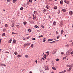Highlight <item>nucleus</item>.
<instances>
[{"label":"nucleus","instance_id":"nucleus-41","mask_svg":"<svg viewBox=\"0 0 73 73\" xmlns=\"http://www.w3.org/2000/svg\"><path fill=\"white\" fill-rule=\"evenodd\" d=\"M43 11L44 12H46V10L45 9H44L43 10Z\"/></svg>","mask_w":73,"mask_h":73},{"label":"nucleus","instance_id":"nucleus-7","mask_svg":"<svg viewBox=\"0 0 73 73\" xmlns=\"http://www.w3.org/2000/svg\"><path fill=\"white\" fill-rule=\"evenodd\" d=\"M69 14L70 15H73V11H70L69 12Z\"/></svg>","mask_w":73,"mask_h":73},{"label":"nucleus","instance_id":"nucleus-13","mask_svg":"<svg viewBox=\"0 0 73 73\" xmlns=\"http://www.w3.org/2000/svg\"><path fill=\"white\" fill-rule=\"evenodd\" d=\"M53 39H48V41L49 42V41H53Z\"/></svg>","mask_w":73,"mask_h":73},{"label":"nucleus","instance_id":"nucleus-49","mask_svg":"<svg viewBox=\"0 0 73 73\" xmlns=\"http://www.w3.org/2000/svg\"><path fill=\"white\" fill-rule=\"evenodd\" d=\"M64 54V52H62L61 53V54Z\"/></svg>","mask_w":73,"mask_h":73},{"label":"nucleus","instance_id":"nucleus-17","mask_svg":"<svg viewBox=\"0 0 73 73\" xmlns=\"http://www.w3.org/2000/svg\"><path fill=\"white\" fill-rule=\"evenodd\" d=\"M64 31H63V30H62L61 31V34H62V33H64Z\"/></svg>","mask_w":73,"mask_h":73},{"label":"nucleus","instance_id":"nucleus-26","mask_svg":"<svg viewBox=\"0 0 73 73\" xmlns=\"http://www.w3.org/2000/svg\"><path fill=\"white\" fill-rule=\"evenodd\" d=\"M24 25H26L27 24V22L25 21L23 23Z\"/></svg>","mask_w":73,"mask_h":73},{"label":"nucleus","instance_id":"nucleus-31","mask_svg":"<svg viewBox=\"0 0 73 73\" xmlns=\"http://www.w3.org/2000/svg\"><path fill=\"white\" fill-rule=\"evenodd\" d=\"M16 27H17V28H19V27H20V26H19L18 25H16Z\"/></svg>","mask_w":73,"mask_h":73},{"label":"nucleus","instance_id":"nucleus-1","mask_svg":"<svg viewBox=\"0 0 73 73\" xmlns=\"http://www.w3.org/2000/svg\"><path fill=\"white\" fill-rule=\"evenodd\" d=\"M70 52L71 51L70 50L68 51L66 53V55H67V56H69L70 54Z\"/></svg>","mask_w":73,"mask_h":73},{"label":"nucleus","instance_id":"nucleus-25","mask_svg":"<svg viewBox=\"0 0 73 73\" xmlns=\"http://www.w3.org/2000/svg\"><path fill=\"white\" fill-rule=\"evenodd\" d=\"M3 36H5V33H3L2 34Z\"/></svg>","mask_w":73,"mask_h":73},{"label":"nucleus","instance_id":"nucleus-62","mask_svg":"<svg viewBox=\"0 0 73 73\" xmlns=\"http://www.w3.org/2000/svg\"><path fill=\"white\" fill-rule=\"evenodd\" d=\"M72 41H73V40H71L70 41V42H72Z\"/></svg>","mask_w":73,"mask_h":73},{"label":"nucleus","instance_id":"nucleus-27","mask_svg":"<svg viewBox=\"0 0 73 73\" xmlns=\"http://www.w3.org/2000/svg\"><path fill=\"white\" fill-rule=\"evenodd\" d=\"M60 36L59 35L57 37H56V38H57V39H58L59 38H60Z\"/></svg>","mask_w":73,"mask_h":73},{"label":"nucleus","instance_id":"nucleus-10","mask_svg":"<svg viewBox=\"0 0 73 73\" xmlns=\"http://www.w3.org/2000/svg\"><path fill=\"white\" fill-rule=\"evenodd\" d=\"M12 39L11 38L9 41L8 42L9 43H11L12 42Z\"/></svg>","mask_w":73,"mask_h":73},{"label":"nucleus","instance_id":"nucleus-22","mask_svg":"<svg viewBox=\"0 0 73 73\" xmlns=\"http://www.w3.org/2000/svg\"><path fill=\"white\" fill-rule=\"evenodd\" d=\"M12 34L13 35H14V34H15V35H16V34H17V33H15L13 32L12 33Z\"/></svg>","mask_w":73,"mask_h":73},{"label":"nucleus","instance_id":"nucleus-4","mask_svg":"<svg viewBox=\"0 0 73 73\" xmlns=\"http://www.w3.org/2000/svg\"><path fill=\"white\" fill-rule=\"evenodd\" d=\"M30 44V43L25 44L23 45L25 47L26 46H28V45H29Z\"/></svg>","mask_w":73,"mask_h":73},{"label":"nucleus","instance_id":"nucleus-64","mask_svg":"<svg viewBox=\"0 0 73 73\" xmlns=\"http://www.w3.org/2000/svg\"><path fill=\"white\" fill-rule=\"evenodd\" d=\"M29 73H32V72H31V71H30V72H29Z\"/></svg>","mask_w":73,"mask_h":73},{"label":"nucleus","instance_id":"nucleus-47","mask_svg":"<svg viewBox=\"0 0 73 73\" xmlns=\"http://www.w3.org/2000/svg\"><path fill=\"white\" fill-rule=\"evenodd\" d=\"M29 1L30 2V3H32V0H29Z\"/></svg>","mask_w":73,"mask_h":73},{"label":"nucleus","instance_id":"nucleus-53","mask_svg":"<svg viewBox=\"0 0 73 73\" xmlns=\"http://www.w3.org/2000/svg\"><path fill=\"white\" fill-rule=\"evenodd\" d=\"M1 40H2V39H0V44H1Z\"/></svg>","mask_w":73,"mask_h":73},{"label":"nucleus","instance_id":"nucleus-24","mask_svg":"<svg viewBox=\"0 0 73 73\" xmlns=\"http://www.w3.org/2000/svg\"><path fill=\"white\" fill-rule=\"evenodd\" d=\"M28 31L29 33H30V32H31V29H29Z\"/></svg>","mask_w":73,"mask_h":73},{"label":"nucleus","instance_id":"nucleus-28","mask_svg":"<svg viewBox=\"0 0 73 73\" xmlns=\"http://www.w3.org/2000/svg\"><path fill=\"white\" fill-rule=\"evenodd\" d=\"M14 54L16 55H17V52H15L14 53Z\"/></svg>","mask_w":73,"mask_h":73},{"label":"nucleus","instance_id":"nucleus-29","mask_svg":"<svg viewBox=\"0 0 73 73\" xmlns=\"http://www.w3.org/2000/svg\"><path fill=\"white\" fill-rule=\"evenodd\" d=\"M13 2L14 3H15L16 2V1L15 0H13Z\"/></svg>","mask_w":73,"mask_h":73},{"label":"nucleus","instance_id":"nucleus-2","mask_svg":"<svg viewBox=\"0 0 73 73\" xmlns=\"http://www.w3.org/2000/svg\"><path fill=\"white\" fill-rule=\"evenodd\" d=\"M45 69L46 70H49V68H48V66H45Z\"/></svg>","mask_w":73,"mask_h":73},{"label":"nucleus","instance_id":"nucleus-20","mask_svg":"<svg viewBox=\"0 0 73 73\" xmlns=\"http://www.w3.org/2000/svg\"><path fill=\"white\" fill-rule=\"evenodd\" d=\"M71 69H72V67H70L69 68L68 71L69 72L70 70H71Z\"/></svg>","mask_w":73,"mask_h":73},{"label":"nucleus","instance_id":"nucleus-39","mask_svg":"<svg viewBox=\"0 0 73 73\" xmlns=\"http://www.w3.org/2000/svg\"><path fill=\"white\" fill-rule=\"evenodd\" d=\"M6 31V29H3V31H4V32H5Z\"/></svg>","mask_w":73,"mask_h":73},{"label":"nucleus","instance_id":"nucleus-5","mask_svg":"<svg viewBox=\"0 0 73 73\" xmlns=\"http://www.w3.org/2000/svg\"><path fill=\"white\" fill-rule=\"evenodd\" d=\"M64 2L66 4H69V1H66V0H64Z\"/></svg>","mask_w":73,"mask_h":73},{"label":"nucleus","instance_id":"nucleus-58","mask_svg":"<svg viewBox=\"0 0 73 73\" xmlns=\"http://www.w3.org/2000/svg\"><path fill=\"white\" fill-rule=\"evenodd\" d=\"M29 2H28L27 3V5L28 4H29Z\"/></svg>","mask_w":73,"mask_h":73},{"label":"nucleus","instance_id":"nucleus-34","mask_svg":"<svg viewBox=\"0 0 73 73\" xmlns=\"http://www.w3.org/2000/svg\"><path fill=\"white\" fill-rule=\"evenodd\" d=\"M4 64H0V66H3Z\"/></svg>","mask_w":73,"mask_h":73},{"label":"nucleus","instance_id":"nucleus-59","mask_svg":"<svg viewBox=\"0 0 73 73\" xmlns=\"http://www.w3.org/2000/svg\"><path fill=\"white\" fill-rule=\"evenodd\" d=\"M49 53H47V56H48V55H49Z\"/></svg>","mask_w":73,"mask_h":73},{"label":"nucleus","instance_id":"nucleus-33","mask_svg":"<svg viewBox=\"0 0 73 73\" xmlns=\"http://www.w3.org/2000/svg\"><path fill=\"white\" fill-rule=\"evenodd\" d=\"M56 21H54V23H53V25H56Z\"/></svg>","mask_w":73,"mask_h":73},{"label":"nucleus","instance_id":"nucleus-36","mask_svg":"<svg viewBox=\"0 0 73 73\" xmlns=\"http://www.w3.org/2000/svg\"><path fill=\"white\" fill-rule=\"evenodd\" d=\"M17 57L18 58H19L21 57V55H19Z\"/></svg>","mask_w":73,"mask_h":73},{"label":"nucleus","instance_id":"nucleus-3","mask_svg":"<svg viewBox=\"0 0 73 73\" xmlns=\"http://www.w3.org/2000/svg\"><path fill=\"white\" fill-rule=\"evenodd\" d=\"M46 54H44V56L43 57L42 59L43 60H45L46 59Z\"/></svg>","mask_w":73,"mask_h":73},{"label":"nucleus","instance_id":"nucleus-57","mask_svg":"<svg viewBox=\"0 0 73 73\" xmlns=\"http://www.w3.org/2000/svg\"><path fill=\"white\" fill-rule=\"evenodd\" d=\"M45 41H46V40H43V42H45Z\"/></svg>","mask_w":73,"mask_h":73},{"label":"nucleus","instance_id":"nucleus-6","mask_svg":"<svg viewBox=\"0 0 73 73\" xmlns=\"http://www.w3.org/2000/svg\"><path fill=\"white\" fill-rule=\"evenodd\" d=\"M60 4L61 5H62L64 3V2L62 0H61L60 2Z\"/></svg>","mask_w":73,"mask_h":73},{"label":"nucleus","instance_id":"nucleus-18","mask_svg":"<svg viewBox=\"0 0 73 73\" xmlns=\"http://www.w3.org/2000/svg\"><path fill=\"white\" fill-rule=\"evenodd\" d=\"M13 44H15V43H16V40H13Z\"/></svg>","mask_w":73,"mask_h":73},{"label":"nucleus","instance_id":"nucleus-30","mask_svg":"<svg viewBox=\"0 0 73 73\" xmlns=\"http://www.w3.org/2000/svg\"><path fill=\"white\" fill-rule=\"evenodd\" d=\"M73 66V64H71L70 65V68H72V66Z\"/></svg>","mask_w":73,"mask_h":73},{"label":"nucleus","instance_id":"nucleus-40","mask_svg":"<svg viewBox=\"0 0 73 73\" xmlns=\"http://www.w3.org/2000/svg\"><path fill=\"white\" fill-rule=\"evenodd\" d=\"M70 54H71V55L73 54V51H72L70 52Z\"/></svg>","mask_w":73,"mask_h":73},{"label":"nucleus","instance_id":"nucleus-42","mask_svg":"<svg viewBox=\"0 0 73 73\" xmlns=\"http://www.w3.org/2000/svg\"><path fill=\"white\" fill-rule=\"evenodd\" d=\"M66 56H65V57H63L64 60H65V59H66Z\"/></svg>","mask_w":73,"mask_h":73},{"label":"nucleus","instance_id":"nucleus-14","mask_svg":"<svg viewBox=\"0 0 73 73\" xmlns=\"http://www.w3.org/2000/svg\"><path fill=\"white\" fill-rule=\"evenodd\" d=\"M69 45H70L69 44H68L66 45L65 46H66V47H68V46H69Z\"/></svg>","mask_w":73,"mask_h":73},{"label":"nucleus","instance_id":"nucleus-32","mask_svg":"<svg viewBox=\"0 0 73 73\" xmlns=\"http://www.w3.org/2000/svg\"><path fill=\"white\" fill-rule=\"evenodd\" d=\"M14 25H15L14 24V23H13L12 25H11V27H14Z\"/></svg>","mask_w":73,"mask_h":73},{"label":"nucleus","instance_id":"nucleus-50","mask_svg":"<svg viewBox=\"0 0 73 73\" xmlns=\"http://www.w3.org/2000/svg\"><path fill=\"white\" fill-rule=\"evenodd\" d=\"M58 14H60V11H58Z\"/></svg>","mask_w":73,"mask_h":73},{"label":"nucleus","instance_id":"nucleus-35","mask_svg":"<svg viewBox=\"0 0 73 73\" xmlns=\"http://www.w3.org/2000/svg\"><path fill=\"white\" fill-rule=\"evenodd\" d=\"M35 28H37L38 27V26H37V25H35Z\"/></svg>","mask_w":73,"mask_h":73},{"label":"nucleus","instance_id":"nucleus-45","mask_svg":"<svg viewBox=\"0 0 73 73\" xmlns=\"http://www.w3.org/2000/svg\"><path fill=\"white\" fill-rule=\"evenodd\" d=\"M36 40V39L35 38H32L33 40Z\"/></svg>","mask_w":73,"mask_h":73},{"label":"nucleus","instance_id":"nucleus-15","mask_svg":"<svg viewBox=\"0 0 73 73\" xmlns=\"http://www.w3.org/2000/svg\"><path fill=\"white\" fill-rule=\"evenodd\" d=\"M43 36H43V35H42L39 36L38 38H40V37H43Z\"/></svg>","mask_w":73,"mask_h":73},{"label":"nucleus","instance_id":"nucleus-8","mask_svg":"<svg viewBox=\"0 0 73 73\" xmlns=\"http://www.w3.org/2000/svg\"><path fill=\"white\" fill-rule=\"evenodd\" d=\"M61 11L62 12H66V9H62Z\"/></svg>","mask_w":73,"mask_h":73},{"label":"nucleus","instance_id":"nucleus-63","mask_svg":"<svg viewBox=\"0 0 73 73\" xmlns=\"http://www.w3.org/2000/svg\"><path fill=\"white\" fill-rule=\"evenodd\" d=\"M56 34H58V32L56 31Z\"/></svg>","mask_w":73,"mask_h":73},{"label":"nucleus","instance_id":"nucleus-60","mask_svg":"<svg viewBox=\"0 0 73 73\" xmlns=\"http://www.w3.org/2000/svg\"><path fill=\"white\" fill-rule=\"evenodd\" d=\"M49 51H47L46 53H49Z\"/></svg>","mask_w":73,"mask_h":73},{"label":"nucleus","instance_id":"nucleus-21","mask_svg":"<svg viewBox=\"0 0 73 73\" xmlns=\"http://www.w3.org/2000/svg\"><path fill=\"white\" fill-rule=\"evenodd\" d=\"M54 9H57V6H55L54 7Z\"/></svg>","mask_w":73,"mask_h":73},{"label":"nucleus","instance_id":"nucleus-19","mask_svg":"<svg viewBox=\"0 0 73 73\" xmlns=\"http://www.w3.org/2000/svg\"><path fill=\"white\" fill-rule=\"evenodd\" d=\"M52 69H53V70H56V69L54 67H53L52 68Z\"/></svg>","mask_w":73,"mask_h":73},{"label":"nucleus","instance_id":"nucleus-38","mask_svg":"<svg viewBox=\"0 0 73 73\" xmlns=\"http://www.w3.org/2000/svg\"><path fill=\"white\" fill-rule=\"evenodd\" d=\"M25 57H26V58H28V56L27 55H26L25 56Z\"/></svg>","mask_w":73,"mask_h":73},{"label":"nucleus","instance_id":"nucleus-11","mask_svg":"<svg viewBox=\"0 0 73 73\" xmlns=\"http://www.w3.org/2000/svg\"><path fill=\"white\" fill-rule=\"evenodd\" d=\"M46 8L47 9H49L50 8L49 6L48 5H47L46 6Z\"/></svg>","mask_w":73,"mask_h":73},{"label":"nucleus","instance_id":"nucleus-37","mask_svg":"<svg viewBox=\"0 0 73 73\" xmlns=\"http://www.w3.org/2000/svg\"><path fill=\"white\" fill-rule=\"evenodd\" d=\"M56 61H58L59 60V59L58 58H57L56 59Z\"/></svg>","mask_w":73,"mask_h":73},{"label":"nucleus","instance_id":"nucleus-56","mask_svg":"<svg viewBox=\"0 0 73 73\" xmlns=\"http://www.w3.org/2000/svg\"><path fill=\"white\" fill-rule=\"evenodd\" d=\"M33 20H34L35 19H36V17H33Z\"/></svg>","mask_w":73,"mask_h":73},{"label":"nucleus","instance_id":"nucleus-44","mask_svg":"<svg viewBox=\"0 0 73 73\" xmlns=\"http://www.w3.org/2000/svg\"><path fill=\"white\" fill-rule=\"evenodd\" d=\"M41 27H42L43 28H44V26L42 25H41Z\"/></svg>","mask_w":73,"mask_h":73},{"label":"nucleus","instance_id":"nucleus-55","mask_svg":"<svg viewBox=\"0 0 73 73\" xmlns=\"http://www.w3.org/2000/svg\"><path fill=\"white\" fill-rule=\"evenodd\" d=\"M7 2H9V1H10V0H7Z\"/></svg>","mask_w":73,"mask_h":73},{"label":"nucleus","instance_id":"nucleus-48","mask_svg":"<svg viewBox=\"0 0 73 73\" xmlns=\"http://www.w3.org/2000/svg\"><path fill=\"white\" fill-rule=\"evenodd\" d=\"M5 53L9 54V52L8 51H6Z\"/></svg>","mask_w":73,"mask_h":73},{"label":"nucleus","instance_id":"nucleus-9","mask_svg":"<svg viewBox=\"0 0 73 73\" xmlns=\"http://www.w3.org/2000/svg\"><path fill=\"white\" fill-rule=\"evenodd\" d=\"M56 52H57L56 51H53L52 52V54H56Z\"/></svg>","mask_w":73,"mask_h":73},{"label":"nucleus","instance_id":"nucleus-12","mask_svg":"<svg viewBox=\"0 0 73 73\" xmlns=\"http://www.w3.org/2000/svg\"><path fill=\"white\" fill-rule=\"evenodd\" d=\"M34 14L35 15H37V12L36 11H35L34 12Z\"/></svg>","mask_w":73,"mask_h":73},{"label":"nucleus","instance_id":"nucleus-54","mask_svg":"<svg viewBox=\"0 0 73 73\" xmlns=\"http://www.w3.org/2000/svg\"><path fill=\"white\" fill-rule=\"evenodd\" d=\"M29 36L27 37V39H29Z\"/></svg>","mask_w":73,"mask_h":73},{"label":"nucleus","instance_id":"nucleus-16","mask_svg":"<svg viewBox=\"0 0 73 73\" xmlns=\"http://www.w3.org/2000/svg\"><path fill=\"white\" fill-rule=\"evenodd\" d=\"M5 27H6V28H7V27H8V24H6L5 25Z\"/></svg>","mask_w":73,"mask_h":73},{"label":"nucleus","instance_id":"nucleus-52","mask_svg":"<svg viewBox=\"0 0 73 73\" xmlns=\"http://www.w3.org/2000/svg\"><path fill=\"white\" fill-rule=\"evenodd\" d=\"M35 62H36V64H37V60H36Z\"/></svg>","mask_w":73,"mask_h":73},{"label":"nucleus","instance_id":"nucleus-23","mask_svg":"<svg viewBox=\"0 0 73 73\" xmlns=\"http://www.w3.org/2000/svg\"><path fill=\"white\" fill-rule=\"evenodd\" d=\"M23 9H24V8H23V7H21L20 8V10H23Z\"/></svg>","mask_w":73,"mask_h":73},{"label":"nucleus","instance_id":"nucleus-46","mask_svg":"<svg viewBox=\"0 0 73 73\" xmlns=\"http://www.w3.org/2000/svg\"><path fill=\"white\" fill-rule=\"evenodd\" d=\"M66 67H67V68H69V67H70V65H67V66H66Z\"/></svg>","mask_w":73,"mask_h":73},{"label":"nucleus","instance_id":"nucleus-43","mask_svg":"<svg viewBox=\"0 0 73 73\" xmlns=\"http://www.w3.org/2000/svg\"><path fill=\"white\" fill-rule=\"evenodd\" d=\"M33 44H32L31 45V47L32 48H33Z\"/></svg>","mask_w":73,"mask_h":73},{"label":"nucleus","instance_id":"nucleus-51","mask_svg":"<svg viewBox=\"0 0 73 73\" xmlns=\"http://www.w3.org/2000/svg\"><path fill=\"white\" fill-rule=\"evenodd\" d=\"M55 42V41H54L53 42H50V43H52L53 42Z\"/></svg>","mask_w":73,"mask_h":73},{"label":"nucleus","instance_id":"nucleus-61","mask_svg":"<svg viewBox=\"0 0 73 73\" xmlns=\"http://www.w3.org/2000/svg\"><path fill=\"white\" fill-rule=\"evenodd\" d=\"M3 66H6V65L4 64H3Z\"/></svg>","mask_w":73,"mask_h":73}]
</instances>
